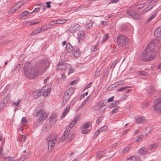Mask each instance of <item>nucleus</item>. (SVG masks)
Returning <instances> with one entry per match:
<instances>
[{
	"instance_id": "ea45409f",
	"label": "nucleus",
	"mask_w": 161,
	"mask_h": 161,
	"mask_svg": "<svg viewBox=\"0 0 161 161\" xmlns=\"http://www.w3.org/2000/svg\"><path fill=\"white\" fill-rule=\"evenodd\" d=\"M137 74L138 75H147V73L146 72L142 71H138L137 72Z\"/></svg>"
},
{
	"instance_id": "6e6d98bb",
	"label": "nucleus",
	"mask_w": 161,
	"mask_h": 161,
	"mask_svg": "<svg viewBox=\"0 0 161 161\" xmlns=\"http://www.w3.org/2000/svg\"><path fill=\"white\" fill-rule=\"evenodd\" d=\"M143 137V135H140L137 136V139L136 140V141H141L142 140V138Z\"/></svg>"
},
{
	"instance_id": "39448f33",
	"label": "nucleus",
	"mask_w": 161,
	"mask_h": 161,
	"mask_svg": "<svg viewBox=\"0 0 161 161\" xmlns=\"http://www.w3.org/2000/svg\"><path fill=\"white\" fill-rule=\"evenodd\" d=\"M129 38L123 35H119L117 37V43L119 47L125 46L128 43Z\"/></svg>"
},
{
	"instance_id": "2eb2a0df",
	"label": "nucleus",
	"mask_w": 161,
	"mask_h": 161,
	"mask_svg": "<svg viewBox=\"0 0 161 161\" xmlns=\"http://www.w3.org/2000/svg\"><path fill=\"white\" fill-rule=\"evenodd\" d=\"M154 35L157 37H161V27L157 28L154 31Z\"/></svg>"
},
{
	"instance_id": "cd10ccee",
	"label": "nucleus",
	"mask_w": 161,
	"mask_h": 161,
	"mask_svg": "<svg viewBox=\"0 0 161 161\" xmlns=\"http://www.w3.org/2000/svg\"><path fill=\"white\" fill-rule=\"evenodd\" d=\"M109 36L108 34V33L105 34L103 37L102 39L101 42V43H104L105 41L107 40L109 38Z\"/></svg>"
},
{
	"instance_id": "4d7b16f0",
	"label": "nucleus",
	"mask_w": 161,
	"mask_h": 161,
	"mask_svg": "<svg viewBox=\"0 0 161 161\" xmlns=\"http://www.w3.org/2000/svg\"><path fill=\"white\" fill-rule=\"evenodd\" d=\"M50 128V126L48 125H44L43 128V131H46L47 130H48Z\"/></svg>"
},
{
	"instance_id": "69168bd1",
	"label": "nucleus",
	"mask_w": 161,
	"mask_h": 161,
	"mask_svg": "<svg viewBox=\"0 0 161 161\" xmlns=\"http://www.w3.org/2000/svg\"><path fill=\"white\" fill-rule=\"evenodd\" d=\"M69 69V70L68 72V75H69L73 72L74 71V69L70 67V68Z\"/></svg>"
},
{
	"instance_id": "79ce46f5",
	"label": "nucleus",
	"mask_w": 161,
	"mask_h": 161,
	"mask_svg": "<svg viewBox=\"0 0 161 161\" xmlns=\"http://www.w3.org/2000/svg\"><path fill=\"white\" fill-rule=\"evenodd\" d=\"M107 128L108 127L107 126H104L98 130L99 132L105 131L107 129Z\"/></svg>"
},
{
	"instance_id": "e2e57ef3",
	"label": "nucleus",
	"mask_w": 161,
	"mask_h": 161,
	"mask_svg": "<svg viewBox=\"0 0 161 161\" xmlns=\"http://www.w3.org/2000/svg\"><path fill=\"white\" fill-rule=\"evenodd\" d=\"M40 11L39 7L37 8H36L34 9L33 10V11H32V12H31V13L32 14L34 12L36 13V12H37Z\"/></svg>"
},
{
	"instance_id": "a211bd4d",
	"label": "nucleus",
	"mask_w": 161,
	"mask_h": 161,
	"mask_svg": "<svg viewBox=\"0 0 161 161\" xmlns=\"http://www.w3.org/2000/svg\"><path fill=\"white\" fill-rule=\"evenodd\" d=\"M79 118L80 116L79 115H77L75 116V117L74 118L73 120L70 124V128L73 127L75 125V124L79 119Z\"/></svg>"
},
{
	"instance_id": "c03bdc74",
	"label": "nucleus",
	"mask_w": 161,
	"mask_h": 161,
	"mask_svg": "<svg viewBox=\"0 0 161 161\" xmlns=\"http://www.w3.org/2000/svg\"><path fill=\"white\" fill-rule=\"evenodd\" d=\"M30 12L28 11H25L22 12L20 14L21 16H26L30 14Z\"/></svg>"
},
{
	"instance_id": "aec40b11",
	"label": "nucleus",
	"mask_w": 161,
	"mask_h": 161,
	"mask_svg": "<svg viewBox=\"0 0 161 161\" xmlns=\"http://www.w3.org/2000/svg\"><path fill=\"white\" fill-rule=\"evenodd\" d=\"M70 108V105H68L67 106H66V108L64 110L63 114H62L61 116V118L64 117L65 115H66L67 113L69 112Z\"/></svg>"
},
{
	"instance_id": "412c9836",
	"label": "nucleus",
	"mask_w": 161,
	"mask_h": 161,
	"mask_svg": "<svg viewBox=\"0 0 161 161\" xmlns=\"http://www.w3.org/2000/svg\"><path fill=\"white\" fill-rule=\"evenodd\" d=\"M70 97V96H69V95L66 94V93H65L63 97V103L64 104H65L68 101Z\"/></svg>"
},
{
	"instance_id": "1a4fd4ad",
	"label": "nucleus",
	"mask_w": 161,
	"mask_h": 161,
	"mask_svg": "<svg viewBox=\"0 0 161 161\" xmlns=\"http://www.w3.org/2000/svg\"><path fill=\"white\" fill-rule=\"evenodd\" d=\"M95 108L96 110H99L100 112H103L106 108L105 105L103 104L102 101L97 103L95 106Z\"/></svg>"
},
{
	"instance_id": "f704fd0d",
	"label": "nucleus",
	"mask_w": 161,
	"mask_h": 161,
	"mask_svg": "<svg viewBox=\"0 0 161 161\" xmlns=\"http://www.w3.org/2000/svg\"><path fill=\"white\" fill-rule=\"evenodd\" d=\"M27 122L28 121L26 119L25 117H23L22 118V119L21 120V123L22 124V125H26L27 123Z\"/></svg>"
},
{
	"instance_id": "864d4df0",
	"label": "nucleus",
	"mask_w": 161,
	"mask_h": 161,
	"mask_svg": "<svg viewBox=\"0 0 161 161\" xmlns=\"http://www.w3.org/2000/svg\"><path fill=\"white\" fill-rule=\"evenodd\" d=\"M104 154V151H101L99 152H98L97 153V155L98 157H101L103 155V154Z\"/></svg>"
},
{
	"instance_id": "c85d7f7f",
	"label": "nucleus",
	"mask_w": 161,
	"mask_h": 161,
	"mask_svg": "<svg viewBox=\"0 0 161 161\" xmlns=\"http://www.w3.org/2000/svg\"><path fill=\"white\" fill-rule=\"evenodd\" d=\"M50 89H46L45 91H43V95L44 96L47 97L50 94Z\"/></svg>"
},
{
	"instance_id": "0eeeda50",
	"label": "nucleus",
	"mask_w": 161,
	"mask_h": 161,
	"mask_svg": "<svg viewBox=\"0 0 161 161\" xmlns=\"http://www.w3.org/2000/svg\"><path fill=\"white\" fill-rule=\"evenodd\" d=\"M70 65L68 64L64 63L63 61H59L57 64V69L58 70H65L70 68Z\"/></svg>"
},
{
	"instance_id": "6ab92c4d",
	"label": "nucleus",
	"mask_w": 161,
	"mask_h": 161,
	"mask_svg": "<svg viewBox=\"0 0 161 161\" xmlns=\"http://www.w3.org/2000/svg\"><path fill=\"white\" fill-rule=\"evenodd\" d=\"M127 161H141V160L137 156H131L127 159Z\"/></svg>"
},
{
	"instance_id": "8fccbe9b",
	"label": "nucleus",
	"mask_w": 161,
	"mask_h": 161,
	"mask_svg": "<svg viewBox=\"0 0 161 161\" xmlns=\"http://www.w3.org/2000/svg\"><path fill=\"white\" fill-rule=\"evenodd\" d=\"M129 86H125L120 87L118 89V91L119 92H122L125 90V89L130 88Z\"/></svg>"
},
{
	"instance_id": "f3484780",
	"label": "nucleus",
	"mask_w": 161,
	"mask_h": 161,
	"mask_svg": "<svg viewBox=\"0 0 161 161\" xmlns=\"http://www.w3.org/2000/svg\"><path fill=\"white\" fill-rule=\"evenodd\" d=\"M79 118L80 116L79 115H77L75 116V117L74 118L73 120L70 124V128L73 127L75 125V124L79 119Z\"/></svg>"
},
{
	"instance_id": "dca6fc26",
	"label": "nucleus",
	"mask_w": 161,
	"mask_h": 161,
	"mask_svg": "<svg viewBox=\"0 0 161 161\" xmlns=\"http://www.w3.org/2000/svg\"><path fill=\"white\" fill-rule=\"evenodd\" d=\"M69 131L67 129L65 130L62 136L60 139L59 141L61 142H62L63 141H64L65 138L67 137L69 133Z\"/></svg>"
},
{
	"instance_id": "a19ab883",
	"label": "nucleus",
	"mask_w": 161,
	"mask_h": 161,
	"mask_svg": "<svg viewBox=\"0 0 161 161\" xmlns=\"http://www.w3.org/2000/svg\"><path fill=\"white\" fill-rule=\"evenodd\" d=\"M89 97H87L84 101L83 102L81 105L80 107V108H82L84 107V105H85L86 102L88 101L89 99Z\"/></svg>"
},
{
	"instance_id": "c9c22d12",
	"label": "nucleus",
	"mask_w": 161,
	"mask_h": 161,
	"mask_svg": "<svg viewBox=\"0 0 161 161\" xmlns=\"http://www.w3.org/2000/svg\"><path fill=\"white\" fill-rule=\"evenodd\" d=\"M38 5L41 6V7H39L40 11L43 12L45 9L46 8V7L45 5L43 6L42 5V4H40Z\"/></svg>"
},
{
	"instance_id": "37998d69",
	"label": "nucleus",
	"mask_w": 161,
	"mask_h": 161,
	"mask_svg": "<svg viewBox=\"0 0 161 161\" xmlns=\"http://www.w3.org/2000/svg\"><path fill=\"white\" fill-rule=\"evenodd\" d=\"M6 161H19L18 160L15 159L13 157H9L6 159Z\"/></svg>"
},
{
	"instance_id": "c756f323",
	"label": "nucleus",
	"mask_w": 161,
	"mask_h": 161,
	"mask_svg": "<svg viewBox=\"0 0 161 161\" xmlns=\"http://www.w3.org/2000/svg\"><path fill=\"white\" fill-rule=\"evenodd\" d=\"M90 122L86 123L85 124L82 125L81 128L82 129H87L90 127Z\"/></svg>"
},
{
	"instance_id": "0e129e2a",
	"label": "nucleus",
	"mask_w": 161,
	"mask_h": 161,
	"mask_svg": "<svg viewBox=\"0 0 161 161\" xmlns=\"http://www.w3.org/2000/svg\"><path fill=\"white\" fill-rule=\"evenodd\" d=\"M17 3L19 4V7H20L21 6H22L24 4V2L23 1H21L20 2H19Z\"/></svg>"
},
{
	"instance_id": "680f3d73",
	"label": "nucleus",
	"mask_w": 161,
	"mask_h": 161,
	"mask_svg": "<svg viewBox=\"0 0 161 161\" xmlns=\"http://www.w3.org/2000/svg\"><path fill=\"white\" fill-rule=\"evenodd\" d=\"M38 94V97L40 96L42 93H43L42 91V90H40L39 91L38 90H36Z\"/></svg>"
},
{
	"instance_id": "5fc2aeb1",
	"label": "nucleus",
	"mask_w": 161,
	"mask_h": 161,
	"mask_svg": "<svg viewBox=\"0 0 161 161\" xmlns=\"http://www.w3.org/2000/svg\"><path fill=\"white\" fill-rule=\"evenodd\" d=\"M32 95L36 99L39 97L36 90L33 92Z\"/></svg>"
},
{
	"instance_id": "09e8293b",
	"label": "nucleus",
	"mask_w": 161,
	"mask_h": 161,
	"mask_svg": "<svg viewBox=\"0 0 161 161\" xmlns=\"http://www.w3.org/2000/svg\"><path fill=\"white\" fill-rule=\"evenodd\" d=\"M92 22L91 21H89L86 25V27L87 28H90L92 27Z\"/></svg>"
},
{
	"instance_id": "4be33fe9",
	"label": "nucleus",
	"mask_w": 161,
	"mask_h": 161,
	"mask_svg": "<svg viewBox=\"0 0 161 161\" xmlns=\"http://www.w3.org/2000/svg\"><path fill=\"white\" fill-rule=\"evenodd\" d=\"M66 51L69 53H71L73 50V47L70 43H67L66 46Z\"/></svg>"
},
{
	"instance_id": "72a5a7b5",
	"label": "nucleus",
	"mask_w": 161,
	"mask_h": 161,
	"mask_svg": "<svg viewBox=\"0 0 161 161\" xmlns=\"http://www.w3.org/2000/svg\"><path fill=\"white\" fill-rule=\"evenodd\" d=\"M154 91V88L152 86H150L148 88V90L147 91V93L148 94H150L153 92Z\"/></svg>"
},
{
	"instance_id": "4c0bfd02",
	"label": "nucleus",
	"mask_w": 161,
	"mask_h": 161,
	"mask_svg": "<svg viewBox=\"0 0 161 161\" xmlns=\"http://www.w3.org/2000/svg\"><path fill=\"white\" fill-rule=\"evenodd\" d=\"M74 134H72L71 135H69L68 138L67 139V141L69 142H70L71 140L74 138Z\"/></svg>"
},
{
	"instance_id": "f03ea898",
	"label": "nucleus",
	"mask_w": 161,
	"mask_h": 161,
	"mask_svg": "<svg viewBox=\"0 0 161 161\" xmlns=\"http://www.w3.org/2000/svg\"><path fill=\"white\" fill-rule=\"evenodd\" d=\"M155 42V40L151 41L146 47L142 54V58L143 61H151L155 57L157 49V47L154 44Z\"/></svg>"
},
{
	"instance_id": "774afa93",
	"label": "nucleus",
	"mask_w": 161,
	"mask_h": 161,
	"mask_svg": "<svg viewBox=\"0 0 161 161\" xmlns=\"http://www.w3.org/2000/svg\"><path fill=\"white\" fill-rule=\"evenodd\" d=\"M92 82L89 83L87 86H86L85 88V89H86L89 88H90L92 86Z\"/></svg>"
},
{
	"instance_id": "338daca9",
	"label": "nucleus",
	"mask_w": 161,
	"mask_h": 161,
	"mask_svg": "<svg viewBox=\"0 0 161 161\" xmlns=\"http://www.w3.org/2000/svg\"><path fill=\"white\" fill-rule=\"evenodd\" d=\"M89 132V130H82L81 131V132L83 134H87Z\"/></svg>"
},
{
	"instance_id": "9d476101",
	"label": "nucleus",
	"mask_w": 161,
	"mask_h": 161,
	"mask_svg": "<svg viewBox=\"0 0 161 161\" xmlns=\"http://www.w3.org/2000/svg\"><path fill=\"white\" fill-rule=\"evenodd\" d=\"M80 26L78 24H74L69 28L68 31L71 33H74L78 31Z\"/></svg>"
},
{
	"instance_id": "58836bf2",
	"label": "nucleus",
	"mask_w": 161,
	"mask_h": 161,
	"mask_svg": "<svg viewBox=\"0 0 161 161\" xmlns=\"http://www.w3.org/2000/svg\"><path fill=\"white\" fill-rule=\"evenodd\" d=\"M66 21V20L65 19H58L56 21V23L63 24L65 23Z\"/></svg>"
},
{
	"instance_id": "e433bc0d",
	"label": "nucleus",
	"mask_w": 161,
	"mask_h": 161,
	"mask_svg": "<svg viewBox=\"0 0 161 161\" xmlns=\"http://www.w3.org/2000/svg\"><path fill=\"white\" fill-rule=\"evenodd\" d=\"M119 107H117L114 108L111 111V114H113L116 113L119 110Z\"/></svg>"
},
{
	"instance_id": "7c9ffc66",
	"label": "nucleus",
	"mask_w": 161,
	"mask_h": 161,
	"mask_svg": "<svg viewBox=\"0 0 161 161\" xmlns=\"http://www.w3.org/2000/svg\"><path fill=\"white\" fill-rule=\"evenodd\" d=\"M152 130V128L147 127L144 130V132L145 135H148Z\"/></svg>"
},
{
	"instance_id": "393cba45",
	"label": "nucleus",
	"mask_w": 161,
	"mask_h": 161,
	"mask_svg": "<svg viewBox=\"0 0 161 161\" xmlns=\"http://www.w3.org/2000/svg\"><path fill=\"white\" fill-rule=\"evenodd\" d=\"M158 10H157V9L155 10L153 12L154 14L153 15H152L147 20V21L148 22H149L153 18H154L157 15V13L158 12Z\"/></svg>"
},
{
	"instance_id": "49530a36",
	"label": "nucleus",
	"mask_w": 161,
	"mask_h": 161,
	"mask_svg": "<svg viewBox=\"0 0 161 161\" xmlns=\"http://www.w3.org/2000/svg\"><path fill=\"white\" fill-rule=\"evenodd\" d=\"M132 17L137 19H140V16L135 12H134L133 15Z\"/></svg>"
},
{
	"instance_id": "7ed1b4c3",
	"label": "nucleus",
	"mask_w": 161,
	"mask_h": 161,
	"mask_svg": "<svg viewBox=\"0 0 161 161\" xmlns=\"http://www.w3.org/2000/svg\"><path fill=\"white\" fill-rule=\"evenodd\" d=\"M42 104H39L33 113V115L35 116L38 115L39 118L38 121L39 123H40L42 120L45 119L48 116L47 114L42 110Z\"/></svg>"
},
{
	"instance_id": "473e14b6",
	"label": "nucleus",
	"mask_w": 161,
	"mask_h": 161,
	"mask_svg": "<svg viewBox=\"0 0 161 161\" xmlns=\"http://www.w3.org/2000/svg\"><path fill=\"white\" fill-rule=\"evenodd\" d=\"M129 149V147H124L120 152L121 154H123L127 152Z\"/></svg>"
},
{
	"instance_id": "bb28decb",
	"label": "nucleus",
	"mask_w": 161,
	"mask_h": 161,
	"mask_svg": "<svg viewBox=\"0 0 161 161\" xmlns=\"http://www.w3.org/2000/svg\"><path fill=\"white\" fill-rule=\"evenodd\" d=\"M11 98V96L10 94H8L4 98L3 101V103L4 104H7L8 102L9 101Z\"/></svg>"
},
{
	"instance_id": "9b49d317",
	"label": "nucleus",
	"mask_w": 161,
	"mask_h": 161,
	"mask_svg": "<svg viewBox=\"0 0 161 161\" xmlns=\"http://www.w3.org/2000/svg\"><path fill=\"white\" fill-rule=\"evenodd\" d=\"M148 152V150L147 148L142 147L139 150L138 153L139 155H142L147 154Z\"/></svg>"
},
{
	"instance_id": "de8ad7c7",
	"label": "nucleus",
	"mask_w": 161,
	"mask_h": 161,
	"mask_svg": "<svg viewBox=\"0 0 161 161\" xmlns=\"http://www.w3.org/2000/svg\"><path fill=\"white\" fill-rule=\"evenodd\" d=\"M134 11H126V13L128 14L129 16L132 17L133 15V14H134Z\"/></svg>"
},
{
	"instance_id": "5701e85b",
	"label": "nucleus",
	"mask_w": 161,
	"mask_h": 161,
	"mask_svg": "<svg viewBox=\"0 0 161 161\" xmlns=\"http://www.w3.org/2000/svg\"><path fill=\"white\" fill-rule=\"evenodd\" d=\"M154 5H153V4L149 5V6L147 7L144 9L142 10V13H144L151 10L152 8L154 7Z\"/></svg>"
},
{
	"instance_id": "423d86ee",
	"label": "nucleus",
	"mask_w": 161,
	"mask_h": 161,
	"mask_svg": "<svg viewBox=\"0 0 161 161\" xmlns=\"http://www.w3.org/2000/svg\"><path fill=\"white\" fill-rule=\"evenodd\" d=\"M153 108L155 111L161 114V98L155 100L153 104Z\"/></svg>"
},
{
	"instance_id": "052dcab7",
	"label": "nucleus",
	"mask_w": 161,
	"mask_h": 161,
	"mask_svg": "<svg viewBox=\"0 0 161 161\" xmlns=\"http://www.w3.org/2000/svg\"><path fill=\"white\" fill-rule=\"evenodd\" d=\"M102 118H103L101 116L99 117L96 121V123L99 124L102 121Z\"/></svg>"
},
{
	"instance_id": "a18cd8bd",
	"label": "nucleus",
	"mask_w": 161,
	"mask_h": 161,
	"mask_svg": "<svg viewBox=\"0 0 161 161\" xmlns=\"http://www.w3.org/2000/svg\"><path fill=\"white\" fill-rule=\"evenodd\" d=\"M39 22H35L32 23V21H30L27 22L26 24L28 25H32L35 24H37L39 23Z\"/></svg>"
},
{
	"instance_id": "4468645a",
	"label": "nucleus",
	"mask_w": 161,
	"mask_h": 161,
	"mask_svg": "<svg viewBox=\"0 0 161 161\" xmlns=\"http://www.w3.org/2000/svg\"><path fill=\"white\" fill-rule=\"evenodd\" d=\"M145 122V118L142 116H139L137 117L136 120V123L138 124L144 123Z\"/></svg>"
},
{
	"instance_id": "13d9d810",
	"label": "nucleus",
	"mask_w": 161,
	"mask_h": 161,
	"mask_svg": "<svg viewBox=\"0 0 161 161\" xmlns=\"http://www.w3.org/2000/svg\"><path fill=\"white\" fill-rule=\"evenodd\" d=\"M13 7L15 9V10H17L19 9V8H20L19 4L17 3H16L14 6Z\"/></svg>"
},
{
	"instance_id": "ddd939ff",
	"label": "nucleus",
	"mask_w": 161,
	"mask_h": 161,
	"mask_svg": "<svg viewBox=\"0 0 161 161\" xmlns=\"http://www.w3.org/2000/svg\"><path fill=\"white\" fill-rule=\"evenodd\" d=\"M57 115L56 114H53L50 117V122L51 124H55L57 120Z\"/></svg>"
},
{
	"instance_id": "f257e3e1",
	"label": "nucleus",
	"mask_w": 161,
	"mask_h": 161,
	"mask_svg": "<svg viewBox=\"0 0 161 161\" xmlns=\"http://www.w3.org/2000/svg\"><path fill=\"white\" fill-rule=\"evenodd\" d=\"M49 63L47 60H42L40 64V69H34L30 63H26L25 65V74L28 78L32 79L38 74H42L49 67Z\"/></svg>"
},
{
	"instance_id": "bf43d9fd",
	"label": "nucleus",
	"mask_w": 161,
	"mask_h": 161,
	"mask_svg": "<svg viewBox=\"0 0 161 161\" xmlns=\"http://www.w3.org/2000/svg\"><path fill=\"white\" fill-rule=\"evenodd\" d=\"M16 11V10H15V9H14V8L13 7L11 8L10 9L8 13L11 14L13 13H14Z\"/></svg>"
},
{
	"instance_id": "20e7f679",
	"label": "nucleus",
	"mask_w": 161,
	"mask_h": 161,
	"mask_svg": "<svg viewBox=\"0 0 161 161\" xmlns=\"http://www.w3.org/2000/svg\"><path fill=\"white\" fill-rule=\"evenodd\" d=\"M58 139V136L56 134H53L49 136L47 139L48 142V149L51 150L54 147L55 144L57 142Z\"/></svg>"
},
{
	"instance_id": "a878e982",
	"label": "nucleus",
	"mask_w": 161,
	"mask_h": 161,
	"mask_svg": "<svg viewBox=\"0 0 161 161\" xmlns=\"http://www.w3.org/2000/svg\"><path fill=\"white\" fill-rule=\"evenodd\" d=\"M74 90L75 89L74 88L70 87L68 89L65 93L71 96L73 93Z\"/></svg>"
},
{
	"instance_id": "2f4dec72",
	"label": "nucleus",
	"mask_w": 161,
	"mask_h": 161,
	"mask_svg": "<svg viewBox=\"0 0 161 161\" xmlns=\"http://www.w3.org/2000/svg\"><path fill=\"white\" fill-rule=\"evenodd\" d=\"M157 147V145L156 144H153L150 145L149 147L147 148L148 150V151L151 150L156 148Z\"/></svg>"
},
{
	"instance_id": "f8f14e48",
	"label": "nucleus",
	"mask_w": 161,
	"mask_h": 161,
	"mask_svg": "<svg viewBox=\"0 0 161 161\" xmlns=\"http://www.w3.org/2000/svg\"><path fill=\"white\" fill-rule=\"evenodd\" d=\"M78 39L79 42L83 40L84 39V32L82 31H79L77 34Z\"/></svg>"
},
{
	"instance_id": "6e6552de",
	"label": "nucleus",
	"mask_w": 161,
	"mask_h": 161,
	"mask_svg": "<svg viewBox=\"0 0 161 161\" xmlns=\"http://www.w3.org/2000/svg\"><path fill=\"white\" fill-rule=\"evenodd\" d=\"M48 29L46 25H43L41 27L37 28L36 30H34L30 34L31 36L35 35L37 33L43 32L47 30Z\"/></svg>"
},
{
	"instance_id": "603ef678",
	"label": "nucleus",
	"mask_w": 161,
	"mask_h": 161,
	"mask_svg": "<svg viewBox=\"0 0 161 161\" xmlns=\"http://www.w3.org/2000/svg\"><path fill=\"white\" fill-rule=\"evenodd\" d=\"M97 49V45L93 46L91 47V50L92 52L96 51Z\"/></svg>"
},
{
	"instance_id": "3c124183",
	"label": "nucleus",
	"mask_w": 161,
	"mask_h": 161,
	"mask_svg": "<svg viewBox=\"0 0 161 161\" xmlns=\"http://www.w3.org/2000/svg\"><path fill=\"white\" fill-rule=\"evenodd\" d=\"M119 101L115 100L114 101L112 104V106H110L111 107H112L114 106L118 105L119 104Z\"/></svg>"
},
{
	"instance_id": "b1692460",
	"label": "nucleus",
	"mask_w": 161,
	"mask_h": 161,
	"mask_svg": "<svg viewBox=\"0 0 161 161\" xmlns=\"http://www.w3.org/2000/svg\"><path fill=\"white\" fill-rule=\"evenodd\" d=\"M72 53L75 57H78L80 56V53L77 48H75V49L73 50Z\"/></svg>"
}]
</instances>
